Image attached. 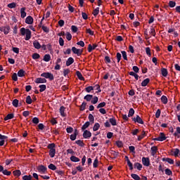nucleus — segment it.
I'll use <instances>...</instances> for the list:
<instances>
[{"label": "nucleus", "instance_id": "f257e3e1", "mask_svg": "<svg viewBox=\"0 0 180 180\" xmlns=\"http://www.w3.org/2000/svg\"><path fill=\"white\" fill-rule=\"evenodd\" d=\"M20 32L21 36H25V40H30V39L32 38V31H30V30L29 29H26L25 27H22L20 30Z\"/></svg>", "mask_w": 180, "mask_h": 180}, {"label": "nucleus", "instance_id": "f03ea898", "mask_svg": "<svg viewBox=\"0 0 180 180\" xmlns=\"http://www.w3.org/2000/svg\"><path fill=\"white\" fill-rule=\"evenodd\" d=\"M41 77H43L44 78H48L50 79V81H53V79H54V75L50 72H44L41 75Z\"/></svg>", "mask_w": 180, "mask_h": 180}, {"label": "nucleus", "instance_id": "7ed1b4c3", "mask_svg": "<svg viewBox=\"0 0 180 180\" xmlns=\"http://www.w3.org/2000/svg\"><path fill=\"white\" fill-rule=\"evenodd\" d=\"M153 140L155 141H164L165 140H167V137L164 133H160V136L157 138H155Z\"/></svg>", "mask_w": 180, "mask_h": 180}, {"label": "nucleus", "instance_id": "20e7f679", "mask_svg": "<svg viewBox=\"0 0 180 180\" xmlns=\"http://www.w3.org/2000/svg\"><path fill=\"white\" fill-rule=\"evenodd\" d=\"M37 170L40 174H46L47 171V167H46V166L44 165H39L37 167Z\"/></svg>", "mask_w": 180, "mask_h": 180}, {"label": "nucleus", "instance_id": "39448f33", "mask_svg": "<svg viewBox=\"0 0 180 180\" xmlns=\"http://www.w3.org/2000/svg\"><path fill=\"white\" fill-rule=\"evenodd\" d=\"M72 51L74 54H77V56H81L82 54V49H78L75 46L72 47Z\"/></svg>", "mask_w": 180, "mask_h": 180}, {"label": "nucleus", "instance_id": "423d86ee", "mask_svg": "<svg viewBox=\"0 0 180 180\" xmlns=\"http://www.w3.org/2000/svg\"><path fill=\"white\" fill-rule=\"evenodd\" d=\"M132 120L135 122V123H139V124H144L143 119H141V117H140L139 115H136V117L132 118Z\"/></svg>", "mask_w": 180, "mask_h": 180}, {"label": "nucleus", "instance_id": "0eeeda50", "mask_svg": "<svg viewBox=\"0 0 180 180\" xmlns=\"http://www.w3.org/2000/svg\"><path fill=\"white\" fill-rule=\"evenodd\" d=\"M142 163L145 167H150V158H142Z\"/></svg>", "mask_w": 180, "mask_h": 180}, {"label": "nucleus", "instance_id": "6e6552de", "mask_svg": "<svg viewBox=\"0 0 180 180\" xmlns=\"http://www.w3.org/2000/svg\"><path fill=\"white\" fill-rule=\"evenodd\" d=\"M92 136V134L91 131L88 130H85L83 133V137L84 139H90V137Z\"/></svg>", "mask_w": 180, "mask_h": 180}, {"label": "nucleus", "instance_id": "1a4fd4ad", "mask_svg": "<svg viewBox=\"0 0 180 180\" xmlns=\"http://www.w3.org/2000/svg\"><path fill=\"white\" fill-rule=\"evenodd\" d=\"M36 84H46L47 82V80L44 78H37L35 80Z\"/></svg>", "mask_w": 180, "mask_h": 180}, {"label": "nucleus", "instance_id": "9d476101", "mask_svg": "<svg viewBox=\"0 0 180 180\" xmlns=\"http://www.w3.org/2000/svg\"><path fill=\"white\" fill-rule=\"evenodd\" d=\"M10 30H11V27H0V32H4V34H8V33H9Z\"/></svg>", "mask_w": 180, "mask_h": 180}, {"label": "nucleus", "instance_id": "9b49d317", "mask_svg": "<svg viewBox=\"0 0 180 180\" xmlns=\"http://www.w3.org/2000/svg\"><path fill=\"white\" fill-rule=\"evenodd\" d=\"M25 23L27 25H32L33 23V17L29 15L25 19Z\"/></svg>", "mask_w": 180, "mask_h": 180}, {"label": "nucleus", "instance_id": "f8f14e48", "mask_svg": "<svg viewBox=\"0 0 180 180\" xmlns=\"http://www.w3.org/2000/svg\"><path fill=\"white\" fill-rule=\"evenodd\" d=\"M33 46L34 49H37V50L41 49V45L40 44V43H39L38 41H34Z\"/></svg>", "mask_w": 180, "mask_h": 180}, {"label": "nucleus", "instance_id": "ddd939ff", "mask_svg": "<svg viewBox=\"0 0 180 180\" xmlns=\"http://www.w3.org/2000/svg\"><path fill=\"white\" fill-rule=\"evenodd\" d=\"M26 8L23 7L20 9V16L23 19L26 18Z\"/></svg>", "mask_w": 180, "mask_h": 180}, {"label": "nucleus", "instance_id": "4468645a", "mask_svg": "<svg viewBox=\"0 0 180 180\" xmlns=\"http://www.w3.org/2000/svg\"><path fill=\"white\" fill-rule=\"evenodd\" d=\"M96 47H98V45H96L95 44H93V46L91 44H89V46H88L89 53H91L93 50H95V49H96Z\"/></svg>", "mask_w": 180, "mask_h": 180}, {"label": "nucleus", "instance_id": "2eb2a0df", "mask_svg": "<svg viewBox=\"0 0 180 180\" xmlns=\"http://www.w3.org/2000/svg\"><path fill=\"white\" fill-rule=\"evenodd\" d=\"M78 135V130L75 129L74 134L70 135V140L74 141L77 139V136Z\"/></svg>", "mask_w": 180, "mask_h": 180}, {"label": "nucleus", "instance_id": "dca6fc26", "mask_svg": "<svg viewBox=\"0 0 180 180\" xmlns=\"http://www.w3.org/2000/svg\"><path fill=\"white\" fill-rule=\"evenodd\" d=\"M73 63H74V58L72 57L69 58L66 61L67 67H70V65H71V64H73Z\"/></svg>", "mask_w": 180, "mask_h": 180}, {"label": "nucleus", "instance_id": "f3484780", "mask_svg": "<svg viewBox=\"0 0 180 180\" xmlns=\"http://www.w3.org/2000/svg\"><path fill=\"white\" fill-rule=\"evenodd\" d=\"M151 155L154 156L157 154V151H158V148H157V146H153L151 148Z\"/></svg>", "mask_w": 180, "mask_h": 180}, {"label": "nucleus", "instance_id": "a211bd4d", "mask_svg": "<svg viewBox=\"0 0 180 180\" xmlns=\"http://www.w3.org/2000/svg\"><path fill=\"white\" fill-rule=\"evenodd\" d=\"M179 134H180V127H177L176 128V132L174 133V137H178L179 139Z\"/></svg>", "mask_w": 180, "mask_h": 180}, {"label": "nucleus", "instance_id": "6ab92c4d", "mask_svg": "<svg viewBox=\"0 0 180 180\" xmlns=\"http://www.w3.org/2000/svg\"><path fill=\"white\" fill-rule=\"evenodd\" d=\"M134 168H136L139 169V171H141V168H143V165L139 162H136L134 165Z\"/></svg>", "mask_w": 180, "mask_h": 180}, {"label": "nucleus", "instance_id": "aec40b11", "mask_svg": "<svg viewBox=\"0 0 180 180\" xmlns=\"http://www.w3.org/2000/svg\"><path fill=\"white\" fill-rule=\"evenodd\" d=\"M50 60H51V56H50V54H46L44 56V61H45L46 63H49Z\"/></svg>", "mask_w": 180, "mask_h": 180}, {"label": "nucleus", "instance_id": "412c9836", "mask_svg": "<svg viewBox=\"0 0 180 180\" xmlns=\"http://www.w3.org/2000/svg\"><path fill=\"white\" fill-rule=\"evenodd\" d=\"M59 110L61 116H63V117H65V108H64V106H61Z\"/></svg>", "mask_w": 180, "mask_h": 180}, {"label": "nucleus", "instance_id": "4be33fe9", "mask_svg": "<svg viewBox=\"0 0 180 180\" xmlns=\"http://www.w3.org/2000/svg\"><path fill=\"white\" fill-rule=\"evenodd\" d=\"M150 82V79L147 78L145 79L142 83H141V86H147L148 85V83Z\"/></svg>", "mask_w": 180, "mask_h": 180}, {"label": "nucleus", "instance_id": "5701e85b", "mask_svg": "<svg viewBox=\"0 0 180 180\" xmlns=\"http://www.w3.org/2000/svg\"><path fill=\"white\" fill-rule=\"evenodd\" d=\"M76 75H77V78H79V79H80V81H84V78L82 76V74L80 73L79 71L76 72Z\"/></svg>", "mask_w": 180, "mask_h": 180}, {"label": "nucleus", "instance_id": "b1692460", "mask_svg": "<svg viewBox=\"0 0 180 180\" xmlns=\"http://www.w3.org/2000/svg\"><path fill=\"white\" fill-rule=\"evenodd\" d=\"M110 123L112 124V126H116L117 122H116V119L115 117H111L109 119Z\"/></svg>", "mask_w": 180, "mask_h": 180}, {"label": "nucleus", "instance_id": "393cba45", "mask_svg": "<svg viewBox=\"0 0 180 180\" xmlns=\"http://www.w3.org/2000/svg\"><path fill=\"white\" fill-rule=\"evenodd\" d=\"M13 174L14 175V176H20V175L22 174V172H20V170L17 169L13 172Z\"/></svg>", "mask_w": 180, "mask_h": 180}, {"label": "nucleus", "instance_id": "a878e982", "mask_svg": "<svg viewBox=\"0 0 180 180\" xmlns=\"http://www.w3.org/2000/svg\"><path fill=\"white\" fill-rule=\"evenodd\" d=\"M161 72L163 77H167V75H168V70H167L166 68H162Z\"/></svg>", "mask_w": 180, "mask_h": 180}, {"label": "nucleus", "instance_id": "bb28decb", "mask_svg": "<svg viewBox=\"0 0 180 180\" xmlns=\"http://www.w3.org/2000/svg\"><path fill=\"white\" fill-rule=\"evenodd\" d=\"M49 155L51 158H54L56 155V149H51L49 150Z\"/></svg>", "mask_w": 180, "mask_h": 180}, {"label": "nucleus", "instance_id": "cd10ccee", "mask_svg": "<svg viewBox=\"0 0 180 180\" xmlns=\"http://www.w3.org/2000/svg\"><path fill=\"white\" fill-rule=\"evenodd\" d=\"M92 98H94V96L91 94H87L84 96V99H85V101H87V102H89V101H91Z\"/></svg>", "mask_w": 180, "mask_h": 180}, {"label": "nucleus", "instance_id": "c85d7f7f", "mask_svg": "<svg viewBox=\"0 0 180 180\" xmlns=\"http://www.w3.org/2000/svg\"><path fill=\"white\" fill-rule=\"evenodd\" d=\"M161 101L165 105H167V103H168V98L165 96H162L161 97Z\"/></svg>", "mask_w": 180, "mask_h": 180}, {"label": "nucleus", "instance_id": "c756f323", "mask_svg": "<svg viewBox=\"0 0 180 180\" xmlns=\"http://www.w3.org/2000/svg\"><path fill=\"white\" fill-rule=\"evenodd\" d=\"M15 115L12 113L8 114L6 115V117L4 118V120H11V119H13Z\"/></svg>", "mask_w": 180, "mask_h": 180}, {"label": "nucleus", "instance_id": "7c9ffc66", "mask_svg": "<svg viewBox=\"0 0 180 180\" xmlns=\"http://www.w3.org/2000/svg\"><path fill=\"white\" fill-rule=\"evenodd\" d=\"M13 106H14V108H18V106H19V100L18 99H14L13 101Z\"/></svg>", "mask_w": 180, "mask_h": 180}, {"label": "nucleus", "instance_id": "2f4dec72", "mask_svg": "<svg viewBox=\"0 0 180 180\" xmlns=\"http://www.w3.org/2000/svg\"><path fill=\"white\" fill-rule=\"evenodd\" d=\"M70 160H71L73 162H79V161H80L79 158H77L76 156H72V157H70Z\"/></svg>", "mask_w": 180, "mask_h": 180}, {"label": "nucleus", "instance_id": "473e14b6", "mask_svg": "<svg viewBox=\"0 0 180 180\" xmlns=\"http://www.w3.org/2000/svg\"><path fill=\"white\" fill-rule=\"evenodd\" d=\"M145 136H146V131H143L141 133V135L138 136V141H141V140H143V139H144Z\"/></svg>", "mask_w": 180, "mask_h": 180}, {"label": "nucleus", "instance_id": "72a5a7b5", "mask_svg": "<svg viewBox=\"0 0 180 180\" xmlns=\"http://www.w3.org/2000/svg\"><path fill=\"white\" fill-rule=\"evenodd\" d=\"M18 77H25V70H20L18 72Z\"/></svg>", "mask_w": 180, "mask_h": 180}, {"label": "nucleus", "instance_id": "f704fd0d", "mask_svg": "<svg viewBox=\"0 0 180 180\" xmlns=\"http://www.w3.org/2000/svg\"><path fill=\"white\" fill-rule=\"evenodd\" d=\"M89 122H85V124L82 127V130H85L86 129H88V127H89Z\"/></svg>", "mask_w": 180, "mask_h": 180}, {"label": "nucleus", "instance_id": "c9c22d12", "mask_svg": "<svg viewBox=\"0 0 180 180\" xmlns=\"http://www.w3.org/2000/svg\"><path fill=\"white\" fill-rule=\"evenodd\" d=\"M8 8H10V9H13V8H16V3L13 2L8 4Z\"/></svg>", "mask_w": 180, "mask_h": 180}, {"label": "nucleus", "instance_id": "e433bc0d", "mask_svg": "<svg viewBox=\"0 0 180 180\" xmlns=\"http://www.w3.org/2000/svg\"><path fill=\"white\" fill-rule=\"evenodd\" d=\"M99 127H101V125H99V123H96L93 127L94 131H97V130H99Z\"/></svg>", "mask_w": 180, "mask_h": 180}, {"label": "nucleus", "instance_id": "4c0bfd02", "mask_svg": "<svg viewBox=\"0 0 180 180\" xmlns=\"http://www.w3.org/2000/svg\"><path fill=\"white\" fill-rule=\"evenodd\" d=\"M98 96H94L93 98H92V100H91V103L93 104V105H95V104H96V103H98Z\"/></svg>", "mask_w": 180, "mask_h": 180}, {"label": "nucleus", "instance_id": "58836bf2", "mask_svg": "<svg viewBox=\"0 0 180 180\" xmlns=\"http://www.w3.org/2000/svg\"><path fill=\"white\" fill-rule=\"evenodd\" d=\"M129 75H131V77H134V78H135V79H136V81L139 79V75L134 73V72H130Z\"/></svg>", "mask_w": 180, "mask_h": 180}, {"label": "nucleus", "instance_id": "ea45409f", "mask_svg": "<svg viewBox=\"0 0 180 180\" xmlns=\"http://www.w3.org/2000/svg\"><path fill=\"white\" fill-rule=\"evenodd\" d=\"M32 58L33 60H39V58H40V55L37 53H33Z\"/></svg>", "mask_w": 180, "mask_h": 180}, {"label": "nucleus", "instance_id": "a19ab883", "mask_svg": "<svg viewBox=\"0 0 180 180\" xmlns=\"http://www.w3.org/2000/svg\"><path fill=\"white\" fill-rule=\"evenodd\" d=\"M39 92H44V90L46 89V84L39 85Z\"/></svg>", "mask_w": 180, "mask_h": 180}, {"label": "nucleus", "instance_id": "79ce46f5", "mask_svg": "<svg viewBox=\"0 0 180 180\" xmlns=\"http://www.w3.org/2000/svg\"><path fill=\"white\" fill-rule=\"evenodd\" d=\"M26 103H27L28 105H31V103H32V97H30V96H27L26 97Z\"/></svg>", "mask_w": 180, "mask_h": 180}, {"label": "nucleus", "instance_id": "37998d69", "mask_svg": "<svg viewBox=\"0 0 180 180\" xmlns=\"http://www.w3.org/2000/svg\"><path fill=\"white\" fill-rule=\"evenodd\" d=\"M134 115V109L130 108L128 114V117H131Z\"/></svg>", "mask_w": 180, "mask_h": 180}, {"label": "nucleus", "instance_id": "c03bdc74", "mask_svg": "<svg viewBox=\"0 0 180 180\" xmlns=\"http://www.w3.org/2000/svg\"><path fill=\"white\" fill-rule=\"evenodd\" d=\"M48 168H49V169H52V171H56V169H57V167H56V165H54L53 164H50L48 166Z\"/></svg>", "mask_w": 180, "mask_h": 180}, {"label": "nucleus", "instance_id": "a18cd8bd", "mask_svg": "<svg viewBox=\"0 0 180 180\" xmlns=\"http://www.w3.org/2000/svg\"><path fill=\"white\" fill-rule=\"evenodd\" d=\"M106 106V103L105 102H102L100 103L98 105H97V109H99L101 108H105Z\"/></svg>", "mask_w": 180, "mask_h": 180}, {"label": "nucleus", "instance_id": "49530a36", "mask_svg": "<svg viewBox=\"0 0 180 180\" xmlns=\"http://www.w3.org/2000/svg\"><path fill=\"white\" fill-rule=\"evenodd\" d=\"M131 178L135 180H140V176L136 174H131Z\"/></svg>", "mask_w": 180, "mask_h": 180}, {"label": "nucleus", "instance_id": "de8ad7c7", "mask_svg": "<svg viewBox=\"0 0 180 180\" xmlns=\"http://www.w3.org/2000/svg\"><path fill=\"white\" fill-rule=\"evenodd\" d=\"M179 153H180L179 149L176 148V149H174L173 154H174V157H178V155H179Z\"/></svg>", "mask_w": 180, "mask_h": 180}, {"label": "nucleus", "instance_id": "09e8293b", "mask_svg": "<svg viewBox=\"0 0 180 180\" xmlns=\"http://www.w3.org/2000/svg\"><path fill=\"white\" fill-rule=\"evenodd\" d=\"M176 5V3H175V1H170L169 2V6L170 7V8H175V6Z\"/></svg>", "mask_w": 180, "mask_h": 180}, {"label": "nucleus", "instance_id": "8fccbe9b", "mask_svg": "<svg viewBox=\"0 0 180 180\" xmlns=\"http://www.w3.org/2000/svg\"><path fill=\"white\" fill-rule=\"evenodd\" d=\"M98 13H99V7H97L96 8L94 9L93 12V15L94 16H98Z\"/></svg>", "mask_w": 180, "mask_h": 180}, {"label": "nucleus", "instance_id": "3c124183", "mask_svg": "<svg viewBox=\"0 0 180 180\" xmlns=\"http://www.w3.org/2000/svg\"><path fill=\"white\" fill-rule=\"evenodd\" d=\"M146 53L147 56H148L149 57H151V50L150 49V47L146 48Z\"/></svg>", "mask_w": 180, "mask_h": 180}, {"label": "nucleus", "instance_id": "603ef678", "mask_svg": "<svg viewBox=\"0 0 180 180\" xmlns=\"http://www.w3.org/2000/svg\"><path fill=\"white\" fill-rule=\"evenodd\" d=\"M121 53H122V58H124V60L127 61V53H126V51H122Z\"/></svg>", "mask_w": 180, "mask_h": 180}, {"label": "nucleus", "instance_id": "864d4df0", "mask_svg": "<svg viewBox=\"0 0 180 180\" xmlns=\"http://www.w3.org/2000/svg\"><path fill=\"white\" fill-rule=\"evenodd\" d=\"M48 148L49 150H56V144L54 143H50L49 146H48Z\"/></svg>", "mask_w": 180, "mask_h": 180}, {"label": "nucleus", "instance_id": "5fc2aeb1", "mask_svg": "<svg viewBox=\"0 0 180 180\" xmlns=\"http://www.w3.org/2000/svg\"><path fill=\"white\" fill-rule=\"evenodd\" d=\"M66 39L70 41L72 39V35L70 32L66 33Z\"/></svg>", "mask_w": 180, "mask_h": 180}, {"label": "nucleus", "instance_id": "6e6d98bb", "mask_svg": "<svg viewBox=\"0 0 180 180\" xmlns=\"http://www.w3.org/2000/svg\"><path fill=\"white\" fill-rule=\"evenodd\" d=\"M127 162V165L129 167V169L131 171L133 170V163L131 162H130V160H128Z\"/></svg>", "mask_w": 180, "mask_h": 180}, {"label": "nucleus", "instance_id": "4d7b16f0", "mask_svg": "<svg viewBox=\"0 0 180 180\" xmlns=\"http://www.w3.org/2000/svg\"><path fill=\"white\" fill-rule=\"evenodd\" d=\"M165 172L166 175H168V176L172 175V171H171V169H166L165 170Z\"/></svg>", "mask_w": 180, "mask_h": 180}, {"label": "nucleus", "instance_id": "13d9d810", "mask_svg": "<svg viewBox=\"0 0 180 180\" xmlns=\"http://www.w3.org/2000/svg\"><path fill=\"white\" fill-rule=\"evenodd\" d=\"M70 74V69H65L63 70V75L64 77H67Z\"/></svg>", "mask_w": 180, "mask_h": 180}, {"label": "nucleus", "instance_id": "bf43d9fd", "mask_svg": "<svg viewBox=\"0 0 180 180\" xmlns=\"http://www.w3.org/2000/svg\"><path fill=\"white\" fill-rule=\"evenodd\" d=\"M23 180H32V175H25L22 177Z\"/></svg>", "mask_w": 180, "mask_h": 180}, {"label": "nucleus", "instance_id": "052dcab7", "mask_svg": "<svg viewBox=\"0 0 180 180\" xmlns=\"http://www.w3.org/2000/svg\"><path fill=\"white\" fill-rule=\"evenodd\" d=\"M86 92L89 93L91 91H94V86H89L86 88Z\"/></svg>", "mask_w": 180, "mask_h": 180}, {"label": "nucleus", "instance_id": "680f3d73", "mask_svg": "<svg viewBox=\"0 0 180 180\" xmlns=\"http://www.w3.org/2000/svg\"><path fill=\"white\" fill-rule=\"evenodd\" d=\"M32 123H34V124H39V118L37 117H34L32 119Z\"/></svg>", "mask_w": 180, "mask_h": 180}, {"label": "nucleus", "instance_id": "e2e57ef3", "mask_svg": "<svg viewBox=\"0 0 180 180\" xmlns=\"http://www.w3.org/2000/svg\"><path fill=\"white\" fill-rule=\"evenodd\" d=\"M86 107V103H82L80 106V110H85V108Z\"/></svg>", "mask_w": 180, "mask_h": 180}, {"label": "nucleus", "instance_id": "0e129e2a", "mask_svg": "<svg viewBox=\"0 0 180 180\" xmlns=\"http://www.w3.org/2000/svg\"><path fill=\"white\" fill-rule=\"evenodd\" d=\"M76 144L82 147L84 146V142L81 140H77L76 141Z\"/></svg>", "mask_w": 180, "mask_h": 180}, {"label": "nucleus", "instance_id": "69168bd1", "mask_svg": "<svg viewBox=\"0 0 180 180\" xmlns=\"http://www.w3.org/2000/svg\"><path fill=\"white\" fill-rule=\"evenodd\" d=\"M3 174H4V175H7L8 176L12 173L6 169H4V170H3Z\"/></svg>", "mask_w": 180, "mask_h": 180}, {"label": "nucleus", "instance_id": "338daca9", "mask_svg": "<svg viewBox=\"0 0 180 180\" xmlns=\"http://www.w3.org/2000/svg\"><path fill=\"white\" fill-rule=\"evenodd\" d=\"M13 81H18V75L16 73H13L12 75Z\"/></svg>", "mask_w": 180, "mask_h": 180}, {"label": "nucleus", "instance_id": "774afa93", "mask_svg": "<svg viewBox=\"0 0 180 180\" xmlns=\"http://www.w3.org/2000/svg\"><path fill=\"white\" fill-rule=\"evenodd\" d=\"M165 161L167 162H168L169 164H174V160L171 159V158H166Z\"/></svg>", "mask_w": 180, "mask_h": 180}]
</instances>
